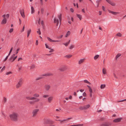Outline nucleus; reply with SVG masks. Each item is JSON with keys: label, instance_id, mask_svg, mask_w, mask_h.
Returning a JSON list of instances; mask_svg holds the SVG:
<instances>
[{"label": "nucleus", "instance_id": "nucleus-1", "mask_svg": "<svg viewBox=\"0 0 126 126\" xmlns=\"http://www.w3.org/2000/svg\"><path fill=\"white\" fill-rule=\"evenodd\" d=\"M34 97H31L30 96H27L26 97V98L28 100H30L29 101V103L32 105L34 104L35 102H39L40 100V99L37 98L39 97L40 96L39 94L37 93H35L33 95Z\"/></svg>", "mask_w": 126, "mask_h": 126}, {"label": "nucleus", "instance_id": "nucleus-2", "mask_svg": "<svg viewBox=\"0 0 126 126\" xmlns=\"http://www.w3.org/2000/svg\"><path fill=\"white\" fill-rule=\"evenodd\" d=\"M18 116V114L16 112L13 113L9 115L11 119L14 121H16L17 120Z\"/></svg>", "mask_w": 126, "mask_h": 126}, {"label": "nucleus", "instance_id": "nucleus-3", "mask_svg": "<svg viewBox=\"0 0 126 126\" xmlns=\"http://www.w3.org/2000/svg\"><path fill=\"white\" fill-rule=\"evenodd\" d=\"M58 17L59 20L56 18H55L54 19V22L55 23H56L57 26H58L59 22H60V26L61 25L62 21V14H60L59 15H58Z\"/></svg>", "mask_w": 126, "mask_h": 126}, {"label": "nucleus", "instance_id": "nucleus-4", "mask_svg": "<svg viewBox=\"0 0 126 126\" xmlns=\"http://www.w3.org/2000/svg\"><path fill=\"white\" fill-rule=\"evenodd\" d=\"M23 83V79H21L19 80L16 86V88H18L21 87Z\"/></svg>", "mask_w": 126, "mask_h": 126}, {"label": "nucleus", "instance_id": "nucleus-5", "mask_svg": "<svg viewBox=\"0 0 126 126\" xmlns=\"http://www.w3.org/2000/svg\"><path fill=\"white\" fill-rule=\"evenodd\" d=\"M39 109H35L32 112V116L33 117H34L35 116L37 115V112L39 111Z\"/></svg>", "mask_w": 126, "mask_h": 126}, {"label": "nucleus", "instance_id": "nucleus-6", "mask_svg": "<svg viewBox=\"0 0 126 126\" xmlns=\"http://www.w3.org/2000/svg\"><path fill=\"white\" fill-rule=\"evenodd\" d=\"M45 45L46 48L50 50L49 51V52L51 53L53 52L54 51V50L51 47H49L47 44H45Z\"/></svg>", "mask_w": 126, "mask_h": 126}, {"label": "nucleus", "instance_id": "nucleus-7", "mask_svg": "<svg viewBox=\"0 0 126 126\" xmlns=\"http://www.w3.org/2000/svg\"><path fill=\"white\" fill-rule=\"evenodd\" d=\"M68 67L67 66L64 65L59 69V70L62 71H64L68 69Z\"/></svg>", "mask_w": 126, "mask_h": 126}, {"label": "nucleus", "instance_id": "nucleus-8", "mask_svg": "<svg viewBox=\"0 0 126 126\" xmlns=\"http://www.w3.org/2000/svg\"><path fill=\"white\" fill-rule=\"evenodd\" d=\"M86 59L85 58L80 59L79 60L78 64L79 65L82 64L84 62Z\"/></svg>", "mask_w": 126, "mask_h": 126}, {"label": "nucleus", "instance_id": "nucleus-9", "mask_svg": "<svg viewBox=\"0 0 126 126\" xmlns=\"http://www.w3.org/2000/svg\"><path fill=\"white\" fill-rule=\"evenodd\" d=\"M20 12L21 16L23 18H25V15L24 10L23 9H22V10H20Z\"/></svg>", "mask_w": 126, "mask_h": 126}, {"label": "nucleus", "instance_id": "nucleus-10", "mask_svg": "<svg viewBox=\"0 0 126 126\" xmlns=\"http://www.w3.org/2000/svg\"><path fill=\"white\" fill-rule=\"evenodd\" d=\"M47 38L48 40L50 42H59V40H52L49 37H47Z\"/></svg>", "mask_w": 126, "mask_h": 126}, {"label": "nucleus", "instance_id": "nucleus-11", "mask_svg": "<svg viewBox=\"0 0 126 126\" xmlns=\"http://www.w3.org/2000/svg\"><path fill=\"white\" fill-rule=\"evenodd\" d=\"M44 87L46 91H48L50 89V86L49 85L46 84L45 85Z\"/></svg>", "mask_w": 126, "mask_h": 126}, {"label": "nucleus", "instance_id": "nucleus-12", "mask_svg": "<svg viewBox=\"0 0 126 126\" xmlns=\"http://www.w3.org/2000/svg\"><path fill=\"white\" fill-rule=\"evenodd\" d=\"M122 118H119L117 119H116L114 120H113V122L115 123H117L120 122L121 120L122 119Z\"/></svg>", "mask_w": 126, "mask_h": 126}, {"label": "nucleus", "instance_id": "nucleus-13", "mask_svg": "<svg viewBox=\"0 0 126 126\" xmlns=\"http://www.w3.org/2000/svg\"><path fill=\"white\" fill-rule=\"evenodd\" d=\"M106 1L109 3L111 4L112 6H114L115 5V4L113 2H112L110 0H106Z\"/></svg>", "mask_w": 126, "mask_h": 126}, {"label": "nucleus", "instance_id": "nucleus-14", "mask_svg": "<svg viewBox=\"0 0 126 126\" xmlns=\"http://www.w3.org/2000/svg\"><path fill=\"white\" fill-rule=\"evenodd\" d=\"M53 97L52 96H50L48 97L47 98L48 101V103H50L53 100Z\"/></svg>", "mask_w": 126, "mask_h": 126}, {"label": "nucleus", "instance_id": "nucleus-15", "mask_svg": "<svg viewBox=\"0 0 126 126\" xmlns=\"http://www.w3.org/2000/svg\"><path fill=\"white\" fill-rule=\"evenodd\" d=\"M108 12L109 13H111L113 15H116L118 14H119L120 13L119 12H114L110 10H108Z\"/></svg>", "mask_w": 126, "mask_h": 126}, {"label": "nucleus", "instance_id": "nucleus-16", "mask_svg": "<svg viewBox=\"0 0 126 126\" xmlns=\"http://www.w3.org/2000/svg\"><path fill=\"white\" fill-rule=\"evenodd\" d=\"M111 125V123L110 122L106 123L103 125L104 126H110Z\"/></svg>", "mask_w": 126, "mask_h": 126}, {"label": "nucleus", "instance_id": "nucleus-17", "mask_svg": "<svg viewBox=\"0 0 126 126\" xmlns=\"http://www.w3.org/2000/svg\"><path fill=\"white\" fill-rule=\"evenodd\" d=\"M6 18H3L1 22V24H4L6 23Z\"/></svg>", "mask_w": 126, "mask_h": 126}, {"label": "nucleus", "instance_id": "nucleus-18", "mask_svg": "<svg viewBox=\"0 0 126 126\" xmlns=\"http://www.w3.org/2000/svg\"><path fill=\"white\" fill-rule=\"evenodd\" d=\"M53 75V74L51 73H48L46 74H44L43 75V76H50Z\"/></svg>", "mask_w": 126, "mask_h": 126}, {"label": "nucleus", "instance_id": "nucleus-19", "mask_svg": "<svg viewBox=\"0 0 126 126\" xmlns=\"http://www.w3.org/2000/svg\"><path fill=\"white\" fill-rule=\"evenodd\" d=\"M84 106L85 110L89 108L90 107V105L89 104H88L87 105H84Z\"/></svg>", "mask_w": 126, "mask_h": 126}, {"label": "nucleus", "instance_id": "nucleus-20", "mask_svg": "<svg viewBox=\"0 0 126 126\" xmlns=\"http://www.w3.org/2000/svg\"><path fill=\"white\" fill-rule=\"evenodd\" d=\"M72 56V55L71 54H68L67 55L65 56V57L67 58H69Z\"/></svg>", "mask_w": 126, "mask_h": 126}, {"label": "nucleus", "instance_id": "nucleus-21", "mask_svg": "<svg viewBox=\"0 0 126 126\" xmlns=\"http://www.w3.org/2000/svg\"><path fill=\"white\" fill-rule=\"evenodd\" d=\"M106 87V85L105 84H102L100 86V88L101 89H104Z\"/></svg>", "mask_w": 126, "mask_h": 126}, {"label": "nucleus", "instance_id": "nucleus-22", "mask_svg": "<svg viewBox=\"0 0 126 126\" xmlns=\"http://www.w3.org/2000/svg\"><path fill=\"white\" fill-rule=\"evenodd\" d=\"M102 72L104 74H106V70L105 68H104L102 69Z\"/></svg>", "mask_w": 126, "mask_h": 126}, {"label": "nucleus", "instance_id": "nucleus-23", "mask_svg": "<svg viewBox=\"0 0 126 126\" xmlns=\"http://www.w3.org/2000/svg\"><path fill=\"white\" fill-rule=\"evenodd\" d=\"M87 86L88 88L89 91L90 93H92V90L91 87L88 85H87Z\"/></svg>", "mask_w": 126, "mask_h": 126}, {"label": "nucleus", "instance_id": "nucleus-24", "mask_svg": "<svg viewBox=\"0 0 126 126\" xmlns=\"http://www.w3.org/2000/svg\"><path fill=\"white\" fill-rule=\"evenodd\" d=\"M77 15L79 19L80 20H81L82 18L81 15H80L78 14H77Z\"/></svg>", "mask_w": 126, "mask_h": 126}, {"label": "nucleus", "instance_id": "nucleus-25", "mask_svg": "<svg viewBox=\"0 0 126 126\" xmlns=\"http://www.w3.org/2000/svg\"><path fill=\"white\" fill-rule=\"evenodd\" d=\"M49 122V121L47 119H45L44 120V124H46L48 123Z\"/></svg>", "mask_w": 126, "mask_h": 126}, {"label": "nucleus", "instance_id": "nucleus-26", "mask_svg": "<svg viewBox=\"0 0 126 126\" xmlns=\"http://www.w3.org/2000/svg\"><path fill=\"white\" fill-rule=\"evenodd\" d=\"M31 32V30L29 29L27 32V37H28L30 35V34Z\"/></svg>", "mask_w": 126, "mask_h": 126}, {"label": "nucleus", "instance_id": "nucleus-27", "mask_svg": "<svg viewBox=\"0 0 126 126\" xmlns=\"http://www.w3.org/2000/svg\"><path fill=\"white\" fill-rule=\"evenodd\" d=\"M79 109L81 110H85L84 106H80L79 108Z\"/></svg>", "mask_w": 126, "mask_h": 126}, {"label": "nucleus", "instance_id": "nucleus-28", "mask_svg": "<svg viewBox=\"0 0 126 126\" xmlns=\"http://www.w3.org/2000/svg\"><path fill=\"white\" fill-rule=\"evenodd\" d=\"M70 34V31H68L65 35L66 37H67Z\"/></svg>", "mask_w": 126, "mask_h": 126}, {"label": "nucleus", "instance_id": "nucleus-29", "mask_svg": "<svg viewBox=\"0 0 126 126\" xmlns=\"http://www.w3.org/2000/svg\"><path fill=\"white\" fill-rule=\"evenodd\" d=\"M121 55V54L120 53H119L117 54L116 57L115 59H117Z\"/></svg>", "mask_w": 126, "mask_h": 126}, {"label": "nucleus", "instance_id": "nucleus-30", "mask_svg": "<svg viewBox=\"0 0 126 126\" xmlns=\"http://www.w3.org/2000/svg\"><path fill=\"white\" fill-rule=\"evenodd\" d=\"M31 13L32 14L34 13V10L33 7L32 6L31 7Z\"/></svg>", "mask_w": 126, "mask_h": 126}, {"label": "nucleus", "instance_id": "nucleus-31", "mask_svg": "<svg viewBox=\"0 0 126 126\" xmlns=\"http://www.w3.org/2000/svg\"><path fill=\"white\" fill-rule=\"evenodd\" d=\"M99 56L98 55H97L94 57V60L97 59L99 57Z\"/></svg>", "mask_w": 126, "mask_h": 126}, {"label": "nucleus", "instance_id": "nucleus-32", "mask_svg": "<svg viewBox=\"0 0 126 126\" xmlns=\"http://www.w3.org/2000/svg\"><path fill=\"white\" fill-rule=\"evenodd\" d=\"M17 57V56H15V57H14L13 59H12L11 61H11V62H13L14 60Z\"/></svg>", "mask_w": 126, "mask_h": 126}, {"label": "nucleus", "instance_id": "nucleus-33", "mask_svg": "<svg viewBox=\"0 0 126 126\" xmlns=\"http://www.w3.org/2000/svg\"><path fill=\"white\" fill-rule=\"evenodd\" d=\"M15 55V54H13L12 56L10 57V59H9V61H11V60H12L13 59V58L14 57Z\"/></svg>", "mask_w": 126, "mask_h": 126}, {"label": "nucleus", "instance_id": "nucleus-34", "mask_svg": "<svg viewBox=\"0 0 126 126\" xmlns=\"http://www.w3.org/2000/svg\"><path fill=\"white\" fill-rule=\"evenodd\" d=\"M84 81L85 83H88L90 84H91V83L89 82L87 80H84Z\"/></svg>", "mask_w": 126, "mask_h": 126}, {"label": "nucleus", "instance_id": "nucleus-35", "mask_svg": "<svg viewBox=\"0 0 126 126\" xmlns=\"http://www.w3.org/2000/svg\"><path fill=\"white\" fill-rule=\"evenodd\" d=\"M74 47V45H71L69 47V48L70 49H71L73 48Z\"/></svg>", "mask_w": 126, "mask_h": 126}, {"label": "nucleus", "instance_id": "nucleus-36", "mask_svg": "<svg viewBox=\"0 0 126 126\" xmlns=\"http://www.w3.org/2000/svg\"><path fill=\"white\" fill-rule=\"evenodd\" d=\"M101 0H97L96 1V3L97 4V6L98 7L99 5V3L101 1Z\"/></svg>", "mask_w": 126, "mask_h": 126}, {"label": "nucleus", "instance_id": "nucleus-37", "mask_svg": "<svg viewBox=\"0 0 126 126\" xmlns=\"http://www.w3.org/2000/svg\"><path fill=\"white\" fill-rule=\"evenodd\" d=\"M35 67V65L34 64H32L31 66V69H32L34 68Z\"/></svg>", "mask_w": 126, "mask_h": 126}, {"label": "nucleus", "instance_id": "nucleus-38", "mask_svg": "<svg viewBox=\"0 0 126 126\" xmlns=\"http://www.w3.org/2000/svg\"><path fill=\"white\" fill-rule=\"evenodd\" d=\"M42 77H38V78H36V79H35V80H39L40 79H42Z\"/></svg>", "mask_w": 126, "mask_h": 126}, {"label": "nucleus", "instance_id": "nucleus-39", "mask_svg": "<svg viewBox=\"0 0 126 126\" xmlns=\"http://www.w3.org/2000/svg\"><path fill=\"white\" fill-rule=\"evenodd\" d=\"M116 35L118 36L121 37L122 36V34L120 33H118Z\"/></svg>", "mask_w": 126, "mask_h": 126}, {"label": "nucleus", "instance_id": "nucleus-40", "mask_svg": "<svg viewBox=\"0 0 126 126\" xmlns=\"http://www.w3.org/2000/svg\"><path fill=\"white\" fill-rule=\"evenodd\" d=\"M48 96L49 95H44L43 96V97L45 98H47Z\"/></svg>", "mask_w": 126, "mask_h": 126}, {"label": "nucleus", "instance_id": "nucleus-41", "mask_svg": "<svg viewBox=\"0 0 126 126\" xmlns=\"http://www.w3.org/2000/svg\"><path fill=\"white\" fill-rule=\"evenodd\" d=\"M37 33H38L39 35H40L41 34V32L40 31V29H38V31L37 32Z\"/></svg>", "mask_w": 126, "mask_h": 126}, {"label": "nucleus", "instance_id": "nucleus-42", "mask_svg": "<svg viewBox=\"0 0 126 126\" xmlns=\"http://www.w3.org/2000/svg\"><path fill=\"white\" fill-rule=\"evenodd\" d=\"M58 121H59L61 123H62L63 122L66 121V120H65V119L63 120H58Z\"/></svg>", "mask_w": 126, "mask_h": 126}, {"label": "nucleus", "instance_id": "nucleus-43", "mask_svg": "<svg viewBox=\"0 0 126 126\" xmlns=\"http://www.w3.org/2000/svg\"><path fill=\"white\" fill-rule=\"evenodd\" d=\"M69 44V43L67 42L66 43H64L63 44L65 45L66 47L68 46Z\"/></svg>", "mask_w": 126, "mask_h": 126}, {"label": "nucleus", "instance_id": "nucleus-44", "mask_svg": "<svg viewBox=\"0 0 126 126\" xmlns=\"http://www.w3.org/2000/svg\"><path fill=\"white\" fill-rule=\"evenodd\" d=\"M3 116L4 117H5L6 116L5 115V114L4 112L3 111H2L1 112Z\"/></svg>", "mask_w": 126, "mask_h": 126}, {"label": "nucleus", "instance_id": "nucleus-45", "mask_svg": "<svg viewBox=\"0 0 126 126\" xmlns=\"http://www.w3.org/2000/svg\"><path fill=\"white\" fill-rule=\"evenodd\" d=\"M13 31V28H11L10 29L9 31V32L10 33H11Z\"/></svg>", "mask_w": 126, "mask_h": 126}, {"label": "nucleus", "instance_id": "nucleus-46", "mask_svg": "<svg viewBox=\"0 0 126 126\" xmlns=\"http://www.w3.org/2000/svg\"><path fill=\"white\" fill-rule=\"evenodd\" d=\"M5 66H4L1 70V72H2L5 69Z\"/></svg>", "mask_w": 126, "mask_h": 126}, {"label": "nucleus", "instance_id": "nucleus-47", "mask_svg": "<svg viewBox=\"0 0 126 126\" xmlns=\"http://www.w3.org/2000/svg\"><path fill=\"white\" fill-rule=\"evenodd\" d=\"M20 49V48H18L16 50V54H17L18 52V51Z\"/></svg>", "mask_w": 126, "mask_h": 126}, {"label": "nucleus", "instance_id": "nucleus-48", "mask_svg": "<svg viewBox=\"0 0 126 126\" xmlns=\"http://www.w3.org/2000/svg\"><path fill=\"white\" fill-rule=\"evenodd\" d=\"M44 9L43 8H41V12L42 14H43L44 13Z\"/></svg>", "mask_w": 126, "mask_h": 126}, {"label": "nucleus", "instance_id": "nucleus-49", "mask_svg": "<svg viewBox=\"0 0 126 126\" xmlns=\"http://www.w3.org/2000/svg\"><path fill=\"white\" fill-rule=\"evenodd\" d=\"M12 73L11 72H9L6 73V74L7 75H9L10 74H11Z\"/></svg>", "mask_w": 126, "mask_h": 126}, {"label": "nucleus", "instance_id": "nucleus-50", "mask_svg": "<svg viewBox=\"0 0 126 126\" xmlns=\"http://www.w3.org/2000/svg\"><path fill=\"white\" fill-rule=\"evenodd\" d=\"M8 56H7L5 58V59L3 61L5 62L6 61L7 59L8 58Z\"/></svg>", "mask_w": 126, "mask_h": 126}, {"label": "nucleus", "instance_id": "nucleus-51", "mask_svg": "<svg viewBox=\"0 0 126 126\" xmlns=\"http://www.w3.org/2000/svg\"><path fill=\"white\" fill-rule=\"evenodd\" d=\"M83 125V124H79L76 125V126H82Z\"/></svg>", "mask_w": 126, "mask_h": 126}, {"label": "nucleus", "instance_id": "nucleus-52", "mask_svg": "<svg viewBox=\"0 0 126 126\" xmlns=\"http://www.w3.org/2000/svg\"><path fill=\"white\" fill-rule=\"evenodd\" d=\"M83 95L84 96H86V93L85 92H84L83 94Z\"/></svg>", "mask_w": 126, "mask_h": 126}, {"label": "nucleus", "instance_id": "nucleus-53", "mask_svg": "<svg viewBox=\"0 0 126 126\" xmlns=\"http://www.w3.org/2000/svg\"><path fill=\"white\" fill-rule=\"evenodd\" d=\"M113 75L114 76V77L116 79H117V77L116 76V75L115 73H114L113 74Z\"/></svg>", "mask_w": 126, "mask_h": 126}, {"label": "nucleus", "instance_id": "nucleus-54", "mask_svg": "<svg viewBox=\"0 0 126 126\" xmlns=\"http://www.w3.org/2000/svg\"><path fill=\"white\" fill-rule=\"evenodd\" d=\"M40 1L41 4V5H43V0H40Z\"/></svg>", "mask_w": 126, "mask_h": 126}, {"label": "nucleus", "instance_id": "nucleus-55", "mask_svg": "<svg viewBox=\"0 0 126 126\" xmlns=\"http://www.w3.org/2000/svg\"><path fill=\"white\" fill-rule=\"evenodd\" d=\"M6 101H7V99H6V98L4 97V100H3L4 102H5Z\"/></svg>", "mask_w": 126, "mask_h": 126}, {"label": "nucleus", "instance_id": "nucleus-56", "mask_svg": "<svg viewBox=\"0 0 126 126\" xmlns=\"http://www.w3.org/2000/svg\"><path fill=\"white\" fill-rule=\"evenodd\" d=\"M13 47H11V48L10 51H9V52L10 53H11V52H12V50H13Z\"/></svg>", "mask_w": 126, "mask_h": 126}, {"label": "nucleus", "instance_id": "nucleus-57", "mask_svg": "<svg viewBox=\"0 0 126 126\" xmlns=\"http://www.w3.org/2000/svg\"><path fill=\"white\" fill-rule=\"evenodd\" d=\"M92 93H90V94H89V96H90V97H92Z\"/></svg>", "mask_w": 126, "mask_h": 126}, {"label": "nucleus", "instance_id": "nucleus-58", "mask_svg": "<svg viewBox=\"0 0 126 126\" xmlns=\"http://www.w3.org/2000/svg\"><path fill=\"white\" fill-rule=\"evenodd\" d=\"M22 60V59L21 58H19L18 59V61H20V60Z\"/></svg>", "mask_w": 126, "mask_h": 126}, {"label": "nucleus", "instance_id": "nucleus-59", "mask_svg": "<svg viewBox=\"0 0 126 126\" xmlns=\"http://www.w3.org/2000/svg\"><path fill=\"white\" fill-rule=\"evenodd\" d=\"M38 44V41L37 40H36V42L35 43V44L36 45H37Z\"/></svg>", "mask_w": 126, "mask_h": 126}, {"label": "nucleus", "instance_id": "nucleus-60", "mask_svg": "<svg viewBox=\"0 0 126 126\" xmlns=\"http://www.w3.org/2000/svg\"><path fill=\"white\" fill-rule=\"evenodd\" d=\"M24 29H25V27L24 26L23 28H22V32H23L24 31Z\"/></svg>", "mask_w": 126, "mask_h": 126}, {"label": "nucleus", "instance_id": "nucleus-61", "mask_svg": "<svg viewBox=\"0 0 126 126\" xmlns=\"http://www.w3.org/2000/svg\"><path fill=\"white\" fill-rule=\"evenodd\" d=\"M70 11L72 12H74V10L73 8H71L70 9Z\"/></svg>", "mask_w": 126, "mask_h": 126}, {"label": "nucleus", "instance_id": "nucleus-62", "mask_svg": "<svg viewBox=\"0 0 126 126\" xmlns=\"http://www.w3.org/2000/svg\"><path fill=\"white\" fill-rule=\"evenodd\" d=\"M99 15H100L102 14V12L101 11H99Z\"/></svg>", "mask_w": 126, "mask_h": 126}, {"label": "nucleus", "instance_id": "nucleus-63", "mask_svg": "<svg viewBox=\"0 0 126 126\" xmlns=\"http://www.w3.org/2000/svg\"><path fill=\"white\" fill-rule=\"evenodd\" d=\"M102 8L103 10L104 11H105V7H104L103 6H102Z\"/></svg>", "mask_w": 126, "mask_h": 126}, {"label": "nucleus", "instance_id": "nucleus-64", "mask_svg": "<svg viewBox=\"0 0 126 126\" xmlns=\"http://www.w3.org/2000/svg\"><path fill=\"white\" fill-rule=\"evenodd\" d=\"M72 98V96L71 95H70L69 96V98L70 99H71Z\"/></svg>", "mask_w": 126, "mask_h": 126}]
</instances>
